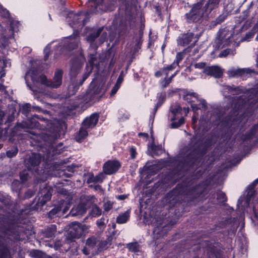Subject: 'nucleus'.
<instances>
[{
	"label": "nucleus",
	"mask_w": 258,
	"mask_h": 258,
	"mask_svg": "<svg viewBox=\"0 0 258 258\" xmlns=\"http://www.w3.org/2000/svg\"><path fill=\"white\" fill-rule=\"evenodd\" d=\"M51 198V195L49 192H47L46 194L44 195V196L42 198V199L40 198L39 199V203L41 205H43L46 203V202L49 201Z\"/></svg>",
	"instance_id": "obj_33"
},
{
	"label": "nucleus",
	"mask_w": 258,
	"mask_h": 258,
	"mask_svg": "<svg viewBox=\"0 0 258 258\" xmlns=\"http://www.w3.org/2000/svg\"><path fill=\"white\" fill-rule=\"evenodd\" d=\"M152 42L151 40H150V41H149V46L151 45H152Z\"/></svg>",
	"instance_id": "obj_62"
},
{
	"label": "nucleus",
	"mask_w": 258,
	"mask_h": 258,
	"mask_svg": "<svg viewBox=\"0 0 258 258\" xmlns=\"http://www.w3.org/2000/svg\"><path fill=\"white\" fill-rule=\"evenodd\" d=\"M198 118V116H196L195 115H193L192 118V120L193 123H195L197 122Z\"/></svg>",
	"instance_id": "obj_55"
},
{
	"label": "nucleus",
	"mask_w": 258,
	"mask_h": 258,
	"mask_svg": "<svg viewBox=\"0 0 258 258\" xmlns=\"http://www.w3.org/2000/svg\"><path fill=\"white\" fill-rule=\"evenodd\" d=\"M153 155H156V154H157V153H156L155 151H154L153 153Z\"/></svg>",
	"instance_id": "obj_64"
},
{
	"label": "nucleus",
	"mask_w": 258,
	"mask_h": 258,
	"mask_svg": "<svg viewBox=\"0 0 258 258\" xmlns=\"http://www.w3.org/2000/svg\"><path fill=\"white\" fill-rule=\"evenodd\" d=\"M18 153V149L16 148H13L11 150H9L7 152L8 157L12 158L16 156Z\"/></svg>",
	"instance_id": "obj_38"
},
{
	"label": "nucleus",
	"mask_w": 258,
	"mask_h": 258,
	"mask_svg": "<svg viewBox=\"0 0 258 258\" xmlns=\"http://www.w3.org/2000/svg\"><path fill=\"white\" fill-rule=\"evenodd\" d=\"M101 87L100 85H97L95 81H92L90 84L89 89L87 92L86 98H90V99H93L96 96L98 95L101 92Z\"/></svg>",
	"instance_id": "obj_13"
},
{
	"label": "nucleus",
	"mask_w": 258,
	"mask_h": 258,
	"mask_svg": "<svg viewBox=\"0 0 258 258\" xmlns=\"http://www.w3.org/2000/svg\"><path fill=\"white\" fill-rule=\"evenodd\" d=\"M56 231V227L53 225L48 228L46 231V236L47 237L51 238L53 237Z\"/></svg>",
	"instance_id": "obj_26"
},
{
	"label": "nucleus",
	"mask_w": 258,
	"mask_h": 258,
	"mask_svg": "<svg viewBox=\"0 0 258 258\" xmlns=\"http://www.w3.org/2000/svg\"><path fill=\"white\" fill-rule=\"evenodd\" d=\"M170 70H168L167 71V73L168 75V72L170 71ZM176 74V72L174 73V74L172 75V76L168 79H167L166 78V77L167 75H165V73H161V75L159 76H157V77H160V76H163V77H165V79L163 81H161V86L163 87H166L171 81V79L172 78H173Z\"/></svg>",
	"instance_id": "obj_23"
},
{
	"label": "nucleus",
	"mask_w": 258,
	"mask_h": 258,
	"mask_svg": "<svg viewBox=\"0 0 258 258\" xmlns=\"http://www.w3.org/2000/svg\"><path fill=\"white\" fill-rule=\"evenodd\" d=\"M105 178V175L103 173H100L92 179V181L94 182H102Z\"/></svg>",
	"instance_id": "obj_34"
},
{
	"label": "nucleus",
	"mask_w": 258,
	"mask_h": 258,
	"mask_svg": "<svg viewBox=\"0 0 258 258\" xmlns=\"http://www.w3.org/2000/svg\"><path fill=\"white\" fill-rule=\"evenodd\" d=\"M203 73L216 78L220 77L223 74L221 69L217 66L207 67L203 70Z\"/></svg>",
	"instance_id": "obj_14"
},
{
	"label": "nucleus",
	"mask_w": 258,
	"mask_h": 258,
	"mask_svg": "<svg viewBox=\"0 0 258 258\" xmlns=\"http://www.w3.org/2000/svg\"><path fill=\"white\" fill-rule=\"evenodd\" d=\"M119 86L118 84H115V86L113 87V88L112 89L111 93H110V96H113L117 91L118 89L119 88Z\"/></svg>",
	"instance_id": "obj_43"
},
{
	"label": "nucleus",
	"mask_w": 258,
	"mask_h": 258,
	"mask_svg": "<svg viewBox=\"0 0 258 258\" xmlns=\"http://www.w3.org/2000/svg\"><path fill=\"white\" fill-rule=\"evenodd\" d=\"M95 57L94 56V55H91L90 56V59H89V62L91 66V67H92V66L93 64H95Z\"/></svg>",
	"instance_id": "obj_48"
},
{
	"label": "nucleus",
	"mask_w": 258,
	"mask_h": 258,
	"mask_svg": "<svg viewBox=\"0 0 258 258\" xmlns=\"http://www.w3.org/2000/svg\"><path fill=\"white\" fill-rule=\"evenodd\" d=\"M130 117V115L128 113H125L123 115V116H122L120 118V119L121 120H124L125 119H128Z\"/></svg>",
	"instance_id": "obj_51"
},
{
	"label": "nucleus",
	"mask_w": 258,
	"mask_h": 258,
	"mask_svg": "<svg viewBox=\"0 0 258 258\" xmlns=\"http://www.w3.org/2000/svg\"><path fill=\"white\" fill-rule=\"evenodd\" d=\"M87 211V207L84 204H80L76 207H73L71 211V214L73 216L81 217Z\"/></svg>",
	"instance_id": "obj_17"
},
{
	"label": "nucleus",
	"mask_w": 258,
	"mask_h": 258,
	"mask_svg": "<svg viewBox=\"0 0 258 258\" xmlns=\"http://www.w3.org/2000/svg\"><path fill=\"white\" fill-rule=\"evenodd\" d=\"M198 39L199 37L195 36L191 32H188L179 37L177 40V43L181 46H185L189 44L190 46H194Z\"/></svg>",
	"instance_id": "obj_8"
},
{
	"label": "nucleus",
	"mask_w": 258,
	"mask_h": 258,
	"mask_svg": "<svg viewBox=\"0 0 258 258\" xmlns=\"http://www.w3.org/2000/svg\"><path fill=\"white\" fill-rule=\"evenodd\" d=\"M165 99V94L161 93L158 96V102L155 106V108L154 109L153 111V114L154 115L155 114L157 108L159 106H160L163 103Z\"/></svg>",
	"instance_id": "obj_27"
},
{
	"label": "nucleus",
	"mask_w": 258,
	"mask_h": 258,
	"mask_svg": "<svg viewBox=\"0 0 258 258\" xmlns=\"http://www.w3.org/2000/svg\"><path fill=\"white\" fill-rule=\"evenodd\" d=\"M34 156H35V157L36 158H37V156L39 157V159L37 160H36L35 162V163H34L35 165H37L39 164V162L40 161V159L39 156L38 155H34Z\"/></svg>",
	"instance_id": "obj_54"
},
{
	"label": "nucleus",
	"mask_w": 258,
	"mask_h": 258,
	"mask_svg": "<svg viewBox=\"0 0 258 258\" xmlns=\"http://www.w3.org/2000/svg\"><path fill=\"white\" fill-rule=\"evenodd\" d=\"M217 199L219 202H224L226 201V198L224 193L220 192L218 194Z\"/></svg>",
	"instance_id": "obj_40"
},
{
	"label": "nucleus",
	"mask_w": 258,
	"mask_h": 258,
	"mask_svg": "<svg viewBox=\"0 0 258 258\" xmlns=\"http://www.w3.org/2000/svg\"><path fill=\"white\" fill-rule=\"evenodd\" d=\"M183 56V52L177 53L175 61L170 66L157 72L155 73V76H159L161 75V73H165V75L166 76L167 74V71L168 70H173L174 69H175V67L177 66H178L179 61L182 59Z\"/></svg>",
	"instance_id": "obj_12"
},
{
	"label": "nucleus",
	"mask_w": 258,
	"mask_h": 258,
	"mask_svg": "<svg viewBox=\"0 0 258 258\" xmlns=\"http://www.w3.org/2000/svg\"><path fill=\"white\" fill-rule=\"evenodd\" d=\"M38 61H32L31 69L26 73L25 75V81L27 86L30 89L35 91L36 89L34 85L36 83L43 84L51 88H56L59 87L62 83V71L60 70H57L54 74V77L51 82L48 81L46 77L40 76L37 77L38 71L34 66L38 64Z\"/></svg>",
	"instance_id": "obj_1"
},
{
	"label": "nucleus",
	"mask_w": 258,
	"mask_h": 258,
	"mask_svg": "<svg viewBox=\"0 0 258 258\" xmlns=\"http://www.w3.org/2000/svg\"><path fill=\"white\" fill-rule=\"evenodd\" d=\"M242 29L241 26H236L234 28L227 27L221 30L215 41V48L222 49L230 44L234 47L238 46L237 41L240 37Z\"/></svg>",
	"instance_id": "obj_2"
},
{
	"label": "nucleus",
	"mask_w": 258,
	"mask_h": 258,
	"mask_svg": "<svg viewBox=\"0 0 258 258\" xmlns=\"http://www.w3.org/2000/svg\"><path fill=\"white\" fill-rule=\"evenodd\" d=\"M242 199H240L238 201V206L239 207L240 205L242 204Z\"/></svg>",
	"instance_id": "obj_58"
},
{
	"label": "nucleus",
	"mask_w": 258,
	"mask_h": 258,
	"mask_svg": "<svg viewBox=\"0 0 258 258\" xmlns=\"http://www.w3.org/2000/svg\"><path fill=\"white\" fill-rule=\"evenodd\" d=\"M86 14L84 12H80L78 14L70 13L68 16V21L70 22V25L74 27V25L79 24L80 26H83L85 25V17Z\"/></svg>",
	"instance_id": "obj_9"
},
{
	"label": "nucleus",
	"mask_w": 258,
	"mask_h": 258,
	"mask_svg": "<svg viewBox=\"0 0 258 258\" xmlns=\"http://www.w3.org/2000/svg\"><path fill=\"white\" fill-rule=\"evenodd\" d=\"M88 229V227L78 222L73 223L68 233V238L70 239H78Z\"/></svg>",
	"instance_id": "obj_7"
},
{
	"label": "nucleus",
	"mask_w": 258,
	"mask_h": 258,
	"mask_svg": "<svg viewBox=\"0 0 258 258\" xmlns=\"http://www.w3.org/2000/svg\"><path fill=\"white\" fill-rule=\"evenodd\" d=\"M78 39L77 37L70 36L61 40L58 46H56V51L59 50L62 53L70 50L71 49H74L78 46Z\"/></svg>",
	"instance_id": "obj_6"
},
{
	"label": "nucleus",
	"mask_w": 258,
	"mask_h": 258,
	"mask_svg": "<svg viewBox=\"0 0 258 258\" xmlns=\"http://www.w3.org/2000/svg\"><path fill=\"white\" fill-rule=\"evenodd\" d=\"M112 207V203L110 201H106L104 204V209L105 211H109Z\"/></svg>",
	"instance_id": "obj_39"
},
{
	"label": "nucleus",
	"mask_w": 258,
	"mask_h": 258,
	"mask_svg": "<svg viewBox=\"0 0 258 258\" xmlns=\"http://www.w3.org/2000/svg\"><path fill=\"white\" fill-rule=\"evenodd\" d=\"M131 156L132 159H134L136 157V151L135 148H131L130 149Z\"/></svg>",
	"instance_id": "obj_47"
},
{
	"label": "nucleus",
	"mask_w": 258,
	"mask_h": 258,
	"mask_svg": "<svg viewBox=\"0 0 258 258\" xmlns=\"http://www.w3.org/2000/svg\"><path fill=\"white\" fill-rule=\"evenodd\" d=\"M94 188L96 190H101V187L100 185H96L94 186Z\"/></svg>",
	"instance_id": "obj_57"
},
{
	"label": "nucleus",
	"mask_w": 258,
	"mask_h": 258,
	"mask_svg": "<svg viewBox=\"0 0 258 258\" xmlns=\"http://www.w3.org/2000/svg\"><path fill=\"white\" fill-rule=\"evenodd\" d=\"M53 42H52L49 44H48L45 48L44 49V59L45 61H47L48 59L49 53L50 51V45L53 43Z\"/></svg>",
	"instance_id": "obj_36"
},
{
	"label": "nucleus",
	"mask_w": 258,
	"mask_h": 258,
	"mask_svg": "<svg viewBox=\"0 0 258 258\" xmlns=\"http://www.w3.org/2000/svg\"><path fill=\"white\" fill-rule=\"evenodd\" d=\"M96 242V238L94 237L89 238L87 240L86 246L83 249V253L85 254L93 253L94 248Z\"/></svg>",
	"instance_id": "obj_16"
},
{
	"label": "nucleus",
	"mask_w": 258,
	"mask_h": 258,
	"mask_svg": "<svg viewBox=\"0 0 258 258\" xmlns=\"http://www.w3.org/2000/svg\"><path fill=\"white\" fill-rule=\"evenodd\" d=\"M0 15L4 17H8L9 16V13L7 10L2 9L0 11Z\"/></svg>",
	"instance_id": "obj_42"
},
{
	"label": "nucleus",
	"mask_w": 258,
	"mask_h": 258,
	"mask_svg": "<svg viewBox=\"0 0 258 258\" xmlns=\"http://www.w3.org/2000/svg\"><path fill=\"white\" fill-rule=\"evenodd\" d=\"M235 53V50H229V49H225L222 51L219 54V56L220 57H225L227 56L228 54L234 55Z\"/></svg>",
	"instance_id": "obj_32"
},
{
	"label": "nucleus",
	"mask_w": 258,
	"mask_h": 258,
	"mask_svg": "<svg viewBox=\"0 0 258 258\" xmlns=\"http://www.w3.org/2000/svg\"><path fill=\"white\" fill-rule=\"evenodd\" d=\"M194 144V145L190 147L189 149V154L191 155L199 153L201 143L199 141H197V138H194L191 140V144Z\"/></svg>",
	"instance_id": "obj_20"
},
{
	"label": "nucleus",
	"mask_w": 258,
	"mask_h": 258,
	"mask_svg": "<svg viewBox=\"0 0 258 258\" xmlns=\"http://www.w3.org/2000/svg\"><path fill=\"white\" fill-rule=\"evenodd\" d=\"M84 61L85 58L84 56L80 55L78 57L73 61L71 67V72H72L80 69Z\"/></svg>",
	"instance_id": "obj_18"
},
{
	"label": "nucleus",
	"mask_w": 258,
	"mask_h": 258,
	"mask_svg": "<svg viewBox=\"0 0 258 258\" xmlns=\"http://www.w3.org/2000/svg\"><path fill=\"white\" fill-rule=\"evenodd\" d=\"M253 36V33H249L248 34H247L246 35L245 40H248V39L251 37H252Z\"/></svg>",
	"instance_id": "obj_50"
},
{
	"label": "nucleus",
	"mask_w": 258,
	"mask_h": 258,
	"mask_svg": "<svg viewBox=\"0 0 258 258\" xmlns=\"http://www.w3.org/2000/svg\"><path fill=\"white\" fill-rule=\"evenodd\" d=\"M62 207H57L52 209L49 213L48 216L50 218H52L54 216L56 215L57 216H61L60 214V211Z\"/></svg>",
	"instance_id": "obj_29"
},
{
	"label": "nucleus",
	"mask_w": 258,
	"mask_h": 258,
	"mask_svg": "<svg viewBox=\"0 0 258 258\" xmlns=\"http://www.w3.org/2000/svg\"><path fill=\"white\" fill-rule=\"evenodd\" d=\"M30 255L32 257L38 258H46V254L39 250H32L30 251Z\"/></svg>",
	"instance_id": "obj_25"
},
{
	"label": "nucleus",
	"mask_w": 258,
	"mask_h": 258,
	"mask_svg": "<svg viewBox=\"0 0 258 258\" xmlns=\"http://www.w3.org/2000/svg\"><path fill=\"white\" fill-rule=\"evenodd\" d=\"M122 81V79L120 76H119V78H118L116 83L115 84H118V86L120 87Z\"/></svg>",
	"instance_id": "obj_52"
},
{
	"label": "nucleus",
	"mask_w": 258,
	"mask_h": 258,
	"mask_svg": "<svg viewBox=\"0 0 258 258\" xmlns=\"http://www.w3.org/2000/svg\"><path fill=\"white\" fill-rule=\"evenodd\" d=\"M20 178L22 181L24 182L27 179V173H26L25 172L21 173L20 174Z\"/></svg>",
	"instance_id": "obj_45"
},
{
	"label": "nucleus",
	"mask_w": 258,
	"mask_h": 258,
	"mask_svg": "<svg viewBox=\"0 0 258 258\" xmlns=\"http://www.w3.org/2000/svg\"><path fill=\"white\" fill-rule=\"evenodd\" d=\"M251 72V71L249 69H240L232 68L230 69L228 71L227 74L228 76L230 77H245L248 76L250 74Z\"/></svg>",
	"instance_id": "obj_10"
},
{
	"label": "nucleus",
	"mask_w": 258,
	"mask_h": 258,
	"mask_svg": "<svg viewBox=\"0 0 258 258\" xmlns=\"http://www.w3.org/2000/svg\"><path fill=\"white\" fill-rule=\"evenodd\" d=\"M91 214L93 216H98L101 214V210L96 206H93L91 210Z\"/></svg>",
	"instance_id": "obj_31"
},
{
	"label": "nucleus",
	"mask_w": 258,
	"mask_h": 258,
	"mask_svg": "<svg viewBox=\"0 0 258 258\" xmlns=\"http://www.w3.org/2000/svg\"><path fill=\"white\" fill-rule=\"evenodd\" d=\"M205 66L206 64L204 62H199L195 64V68L198 69H204Z\"/></svg>",
	"instance_id": "obj_44"
},
{
	"label": "nucleus",
	"mask_w": 258,
	"mask_h": 258,
	"mask_svg": "<svg viewBox=\"0 0 258 258\" xmlns=\"http://www.w3.org/2000/svg\"><path fill=\"white\" fill-rule=\"evenodd\" d=\"M130 211L127 210L125 213L119 215L117 219L116 222L118 224H123L125 223L129 219Z\"/></svg>",
	"instance_id": "obj_22"
},
{
	"label": "nucleus",
	"mask_w": 258,
	"mask_h": 258,
	"mask_svg": "<svg viewBox=\"0 0 258 258\" xmlns=\"http://www.w3.org/2000/svg\"><path fill=\"white\" fill-rule=\"evenodd\" d=\"M97 225L100 227V228L103 227L104 225V219H101L100 220L97 221Z\"/></svg>",
	"instance_id": "obj_46"
},
{
	"label": "nucleus",
	"mask_w": 258,
	"mask_h": 258,
	"mask_svg": "<svg viewBox=\"0 0 258 258\" xmlns=\"http://www.w3.org/2000/svg\"><path fill=\"white\" fill-rule=\"evenodd\" d=\"M5 90V87L3 85H0V90L4 91Z\"/></svg>",
	"instance_id": "obj_61"
},
{
	"label": "nucleus",
	"mask_w": 258,
	"mask_h": 258,
	"mask_svg": "<svg viewBox=\"0 0 258 258\" xmlns=\"http://www.w3.org/2000/svg\"><path fill=\"white\" fill-rule=\"evenodd\" d=\"M254 202L253 203V211L254 217L258 220V194L254 196Z\"/></svg>",
	"instance_id": "obj_28"
},
{
	"label": "nucleus",
	"mask_w": 258,
	"mask_h": 258,
	"mask_svg": "<svg viewBox=\"0 0 258 258\" xmlns=\"http://www.w3.org/2000/svg\"><path fill=\"white\" fill-rule=\"evenodd\" d=\"M69 209H70V205H67V206H66L63 208V212H62V215H63V214H66V212H67L68 211Z\"/></svg>",
	"instance_id": "obj_49"
},
{
	"label": "nucleus",
	"mask_w": 258,
	"mask_h": 258,
	"mask_svg": "<svg viewBox=\"0 0 258 258\" xmlns=\"http://www.w3.org/2000/svg\"><path fill=\"white\" fill-rule=\"evenodd\" d=\"M88 128L85 127L84 125H82V127L80 129L79 133L76 136V140L78 142H81L82 140L84 139L88 136Z\"/></svg>",
	"instance_id": "obj_21"
},
{
	"label": "nucleus",
	"mask_w": 258,
	"mask_h": 258,
	"mask_svg": "<svg viewBox=\"0 0 258 258\" xmlns=\"http://www.w3.org/2000/svg\"><path fill=\"white\" fill-rule=\"evenodd\" d=\"M20 25V23L16 20H13L11 23V27L13 31H17Z\"/></svg>",
	"instance_id": "obj_37"
},
{
	"label": "nucleus",
	"mask_w": 258,
	"mask_h": 258,
	"mask_svg": "<svg viewBox=\"0 0 258 258\" xmlns=\"http://www.w3.org/2000/svg\"><path fill=\"white\" fill-rule=\"evenodd\" d=\"M256 62H257V64L258 65V55H257V58H256Z\"/></svg>",
	"instance_id": "obj_63"
},
{
	"label": "nucleus",
	"mask_w": 258,
	"mask_h": 258,
	"mask_svg": "<svg viewBox=\"0 0 258 258\" xmlns=\"http://www.w3.org/2000/svg\"><path fill=\"white\" fill-rule=\"evenodd\" d=\"M113 240V237L110 236L107 238L106 240L103 241L99 244V249L100 250L105 249L108 248L111 244Z\"/></svg>",
	"instance_id": "obj_24"
},
{
	"label": "nucleus",
	"mask_w": 258,
	"mask_h": 258,
	"mask_svg": "<svg viewBox=\"0 0 258 258\" xmlns=\"http://www.w3.org/2000/svg\"><path fill=\"white\" fill-rule=\"evenodd\" d=\"M258 182V178L256 179V180H255L253 183H252V185H253L254 186L256 185V184Z\"/></svg>",
	"instance_id": "obj_59"
},
{
	"label": "nucleus",
	"mask_w": 258,
	"mask_h": 258,
	"mask_svg": "<svg viewBox=\"0 0 258 258\" xmlns=\"http://www.w3.org/2000/svg\"><path fill=\"white\" fill-rule=\"evenodd\" d=\"M120 164L116 161H109L103 166V171L107 174H111L115 172L119 168Z\"/></svg>",
	"instance_id": "obj_11"
},
{
	"label": "nucleus",
	"mask_w": 258,
	"mask_h": 258,
	"mask_svg": "<svg viewBox=\"0 0 258 258\" xmlns=\"http://www.w3.org/2000/svg\"><path fill=\"white\" fill-rule=\"evenodd\" d=\"M102 28H99V29L96 30V32H95V33L94 34H91L90 36H89L87 38V40L90 41H93L95 38H96L97 37H98L99 36V35L102 31Z\"/></svg>",
	"instance_id": "obj_35"
},
{
	"label": "nucleus",
	"mask_w": 258,
	"mask_h": 258,
	"mask_svg": "<svg viewBox=\"0 0 258 258\" xmlns=\"http://www.w3.org/2000/svg\"><path fill=\"white\" fill-rule=\"evenodd\" d=\"M139 136H144L145 137H146L148 135L147 134H143V133H140L139 134Z\"/></svg>",
	"instance_id": "obj_60"
},
{
	"label": "nucleus",
	"mask_w": 258,
	"mask_h": 258,
	"mask_svg": "<svg viewBox=\"0 0 258 258\" xmlns=\"http://www.w3.org/2000/svg\"><path fill=\"white\" fill-rule=\"evenodd\" d=\"M219 3V0H209L204 6L206 12V14H208L213 9L217 7Z\"/></svg>",
	"instance_id": "obj_19"
},
{
	"label": "nucleus",
	"mask_w": 258,
	"mask_h": 258,
	"mask_svg": "<svg viewBox=\"0 0 258 258\" xmlns=\"http://www.w3.org/2000/svg\"><path fill=\"white\" fill-rule=\"evenodd\" d=\"M183 99L190 104L191 107L194 111L205 107V101L199 99L198 95L195 93L185 92L183 95Z\"/></svg>",
	"instance_id": "obj_5"
},
{
	"label": "nucleus",
	"mask_w": 258,
	"mask_h": 258,
	"mask_svg": "<svg viewBox=\"0 0 258 258\" xmlns=\"http://www.w3.org/2000/svg\"><path fill=\"white\" fill-rule=\"evenodd\" d=\"M100 0H90L89 3H93L95 5H98L99 3Z\"/></svg>",
	"instance_id": "obj_56"
},
{
	"label": "nucleus",
	"mask_w": 258,
	"mask_h": 258,
	"mask_svg": "<svg viewBox=\"0 0 258 258\" xmlns=\"http://www.w3.org/2000/svg\"><path fill=\"white\" fill-rule=\"evenodd\" d=\"M129 250L132 252H138L139 251V245L137 243H132L127 245Z\"/></svg>",
	"instance_id": "obj_30"
},
{
	"label": "nucleus",
	"mask_w": 258,
	"mask_h": 258,
	"mask_svg": "<svg viewBox=\"0 0 258 258\" xmlns=\"http://www.w3.org/2000/svg\"><path fill=\"white\" fill-rule=\"evenodd\" d=\"M98 120V115L96 113L92 114L90 117L85 119L83 125L88 129L94 127Z\"/></svg>",
	"instance_id": "obj_15"
},
{
	"label": "nucleus",
	"mask_w": 258,
	"mask_h": 258,
	"mask_svg": "<svg viewBox=\"0 0 258 258\" xmlns=\"http://www.w3.org/2000/svg\"><path fill=\"white\" fill-rule=\"evenodd\" d=\"M232 91V88L228 86H224L222 90L225 96H227V94H226L227 92L228 93H231Z\"/></svg>",
	"instance_id": "obj_41"
},
{
	"label": "nucleus",
	"mask_w": 258,
	"mask_h": 258,
	"mask_svg": "<svg viewBox=\"0 0 258 258\" xmlns=\"http://www.w3.org/2000/svg\"><path fill=\"white\" fill-rule=\"evenodd\" d=\"M188 108L182 109L178 105H173L171 106L169 117L171 121L172 128H177L184 123L183 114L186 115L188 113Z\"/></svg>",
	"instance_id": "obj_3"
},
{
	"label": "nucleus",
	"mask_w": 258,
	"mask_h": 258,
	"mask_svg": "<svg viewBox=\"0 0 258 258\" xmlns=\"http://www.w3.org/2000/svg\"><path fill=\"white\" fill-rule=\"evenodd\" d=\"M203 5V2L197 3L193 6L190 11L186 14V19L188 22L196 21L206 14L205 8Z\"/></svg>",
	"instance_id": "obj_4"
},
{
	"label": "nucleus",
	"mask_w": 258,
	"mask_h": 258,
	"mask_svg": "<svg viewBox=\"0 0 258 258\" xmlns=\"http://www.w3.org/2000/svg\"><path fill=\"white\" fill-rule=\"evenodd\" d=\"M126 198V196L125 195H120V196H118L117 198L119 200H123L124 199H125V198Z\"/></svg>",
	"instance_id": "obj_53"
}]
</instances>
